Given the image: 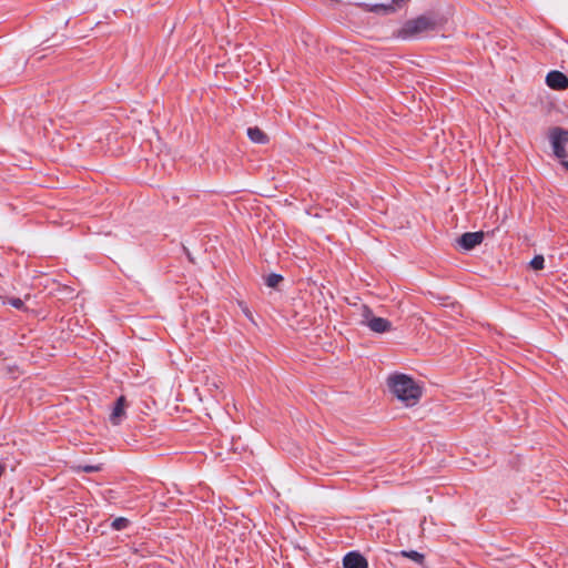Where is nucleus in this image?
<instances>
[{
  "instance_id": "obj_1",
  "label": "nucleus",
  "mask_w": 568,
  "mask_h": 568,
  "mask_svg": "<svg viewBox=\"0 0 568 568\" xmlns=\"http://www.w3.org/2000/svg\"><path fill=\"white\" fill-rule=\"evenodd\" d=\"M387 386L390 393L407 407L415 406L423 394L422 387L414 378L403 373L389 375Z\"/></svg>"
},
{
  "instance_id": "obj_2",
  "label": "nucleus",
  "mask_w": 568,
  "mask_h": 568,
  "mask_svg": "<svg viewBox=\"0 0 568 568\" xmlns=\"http://www.w3.org/2000/svg\"><path fill=\"white\" fill-rule=\"evenodd\" d=\"M435 27V20L428 16L423 14L415 19L407 20L398 31V37L402 39L413 38L423 32L434 30Z\"/></svg>"
},
{
  "instance_id": "obj_3",
  "label": "nucleus",
  "mask_w": 568,
  "mask_h": 568,
  "mask_svg": "<svg viewBox=\"0 0 568 568\" xmlns=\"http://www.w3.org/2000/svg\"><path fill=\"white\" fill-rule=\"evenodd\" d=\"M362 324L367 326L374 333H386L392 329V322L384 317H377L373 314L372 310L367 306L363 308Z\"/></svg>"
},
{
  "instance_id": "obj_4",
  "label": "nucleus",
  "mask_w": 568,
  "mask_h": 568,
  "mask_svg": "<svg viewBox=\"0 0 568 568\" xmlns=\"http://www.w3.org/2000/svg\"><path fill=\"white\" fill-rule=\"evenodd\" d=\"M550 142L554 150V154L561 162L566 161L568 153L565 145L568 144V131L561 128H554L550 131Z\"/></svg>"
},
{
  "instance_id": "obj_5",
  "label": "nucleus",
  "mask_w": 568,
  "mask_h": 568,
  "mask_svg": "<svg viewBox=\"0 0 568 568\" xmlns=\"http://www.w3.org/2000/svg\"><path fill=\"white\" fill-rule=\"evenodd\" d=\"M485 239L483 231L466 232L457 239L458 246L464 251H470L479 245Z\"/></svg>"
},
{
  "instance_id": "obj_6",
  "label": "nucleus",
  "mask_w": 568,
  "mask_h": 568,
  "mask_svg": "<svg viewBox=\"0 0 568 568\" xmlns=\"http://www.w3.org/2000/svg\"><path fill=\"white\" fill-rule=\"evenodd\" d=\"M407 1L408 0H393L390 3H387V4L381 3V4L369 6V4L361 3L358 6L361 8H363L365 11L388 14V13L395 12L396 8L402 7Z\"/></svg>"
},
{
  "instance_id": "obj_7",
  "label": "nucleus",
  "mask_w": 568,
  "mask_h": 568,
  "mask_svg": "<svg viewBox=\"0 0 568 568\" xmlns=\"http://www.w3.org/2000/svg\"><path fill=\"white\" fill-rule=\"evenodd\" d=\"M546 83L552 90H565L568 88V78L562 72L552 70L547 74Z\"/></svg>"
},
{
  "instance_id": "obj_8",
  "label": "nucleus",
  "mask_w": 568,
  "mask_h": 568,
  "mask_svg": "<svg viewBox=\"0 0 568 568\" xmlns=\"http://www.w3.org/2000/svg\"><path fill=\"white\" fill-rule=\"evenodd\" d=\"M344 568H368L367 559L358 551H349L343 558Z\"/></svg>"
},
{
  "instance_id": "obj_9",
  "label": "nucleus",
  "mask_w": 568,
  "mask_h": 568,
  "mask_svg": "<svg viewBox=\"0 0 568 568\" xmlns=\"http://www.w3.org/2000/svg\"><path fill=\"white\" fill-rule=\"evenodd\" d=\"M126 399L124 396H120L113 406L110 415V423L114 426L120 425L122 419L125 417Z\"/></svg>"
},
{
  "instance_id": "obj_10",
  "label": "nucleus",
  "mask_w": 568,
  "mask_h": 568,
  "mask_svg": "<svg viewBox=\"0 0 568 568\" xmlns=\"http://www.w3.org/2000/svg\"><path fill=\"white\" fill-rule=\"evenodd\" d=\"M247 136L254 143L264 144L267 142V135L257 126L247 129Z\"/></svg>"
},
{
  "instance_id": "obj_11",
  "label": "nucleus",
  "mask_w": 568,
  "mask_h": 568,
  "mask_svg": "<svg viewBox=\"0 0 568 568\" xmlns=\"http://www.w3.org/2000/svg\"><path fill=\"white\" fill-rule=\"evenodd\" d=\"M283 276L276 273H271L265 277V284L268 287L275 288L277 285L283 282Z\"/></svg>"
},
{
  "instance_id": "obj_12",
  "label": "nucleus",
  "mask_w": 568,
  "mask_h": 568,
  "mask_svg": "<svg viewBox=\"0 0 568 568\" xmlns=\"http://www.w3.org/2000/svg\"><path fill=\"white\" fill-rule=\"evenodd\" d=\"M129 525H130V520L128 518L118 517L111 523V528L113 530H123V529L128 528Z\"/></svg>"
},
{
  "instance_id": "obj_13",
  "label": "nucleus",
  "mask_w": 568,
  "mask_h": 568,
  "mask_svg": "<svg viewBox=\"0 0 568 568\" xmlns=\"http://www.w3.org/2000/svg\"><path fill=\"white\" fill-rule=\"evenodd\" d=\"M402 555L404 557L412 559L413 561H415L417 564H420V565L423 564L424 558H425L423 554H420L416 550H409V551L404 550V551H402Z\"/></svg>"
},
{
  "instance_id": "obj_14",
  "label": "nucleus",
  "mask_w": 568,
  "mask_h": 568,
  "mask_svg": "<svg viewBox=\"0 0 568 568\" xmlns=\"http://www.w3.org/2000/svg\"><path fill=\"white\" fill-rule=\"evenodd\" d=\"M545 264V258L542 255H536L534 256V258L530 261V266L532 270L535 271H540L544 268V265Z\"/></svg>"
},
{
  "instance_id": "obj_15",
  "label": "nucleus",
  "mask_w": 568,
  "mask_h": 568,
  "mask_svg": "<svg viewBox=\"0 0 568 568\" xmlns=\"http://www.w3.org/2000/svg\"><path fill=\"white\" fill-rule=\"evenodd\" d=\"M81 468L83 471L89 473V474L97 473V471L101 470V466H99V465H84Z\"/></svg>"
},
{
  "instance_id": "obj_16",
  "label": "nucleus",
  "mask_w": 568,
  "mask_h": 568,
  "mask_svg": "<svg viewBox=\"0 0 568 568\" xmlns=\"http://www.w3.org/2000/svg\"><path fill=\"white\" fill-rule=\"evenodd\" d=\"M9 303L11 306H13L18 310L23 306V302L20 298H11Z\"/></svg>"
},
{
  "instance_id": "obj_17",
  "label": "nucleus",
  "mask_w": 568,
  "mask_h": 568,
  "mask_svg": "<svg viewBox=\"0 0 568 568\" xmlns=\"http://www.w3.org/2000/svg\"><path fill=\"white\" fill-rule=\"evenodd\" d=\"M562 166L568 171V161H562Z\"/></svg>"
},
{
  "instance_id": "obj_18",
  "label": "nucleus",
  "mask_w": 568,
  "mask_h": 568,
  "mask_svg": "<svg viewBox=\"0 0 568 568\" xmlns=\"http://www.w3.org/2000/svg\"><path fill=\"white\" fill-rule=\"evenodd\" d=\"M244 313H245V315H246L248 318H251V317H252V315H251V313H250V311H248V310H244Z\"/></svg>"
}]
</instances>
